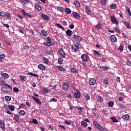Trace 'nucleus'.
I'll return each instance as SVG.
<instances>
[{"label":"nucleus","instance_id":"obj_1","mask_svg":"<svg viewBox=\"0 0 131 131\" xmlns=\"http://www.w3.org/2000/svg\"><path fill=\"white\" fill-rule=\"evenodd\" d=\"M74 45L71 46L72 51L75 53H77V52L79 51V49H80V45L76 42H74Z\"/></svg>","mask_w":131,"mask_h":131},{"label":"nucleus","instance_id":"obj_2","mask_svg":"<svg viewBox=\"0 0 131 131\" xmlns=\"http://www.w3.org/2000/svg\"><path fill=\"white\" fill-rule=\"evenodd\" d=\"M0 85H5L7 86L9 90H12V86L11 85L6 83V79L4 78H1L0 79Z\"/></svg>","mask_w":131,"mask_h":131},{"label":"nucleus","instance_id":"obj_3","mask_svg":"<svg viewBox=\"0 0 131 131\" xmlns=\"http://www.w3.org/2000/svg\"><path fill=\"white\" fill-rule=\"evenodd\" d=\"M47 42H44V45L45 46H47V47H51L52 45L53 44V42H52V41L51 40V38L50 37H48L46 38Z\"/></svg>","mask_w":131,"mask_h":131},{"label":"nucleus","instance_id":"obj_4","mask_svg":"<svg viewBox=\"0 0 131 131\" xmlns=\"http://www.w3.org/2000/svg\"><path fill=\"white\" fill-rule=\"evenodd\" d=\"M94 125L96 127V128H98L99 130H103V127H102L99 123L97 122L96 121H94Z\"/></svg>","mask_w":131,"mask_h":131},{"label":"nucleus","instance_id":"obj_5","mask_svg":"<svg viewBox=\"0 0 131 131\" xmlns=\"http://www.w3.org/2000/svg\"><path fill=\"white\" fill-rule=\"evenodd\" d=\"M5 107L6 108V109H9L11 112H13V111H15V106L14 105H5Z\"/></svg>","mask_w":131,"mask_h":131},{"label":"nucleus","instance_id":"obj_6","mask_svg":"<svg viewBox=\"0 0 131 131\" xmlns=\"http://www.w3.org/2000/svg\"><path fill=\"white\" fill-rule=\"evenodd\" d=\"M110 19L112 22H113V23H116V24H118V22L117 21V19H116V18L115 17V16H114V15L111 16Z\"/></svg>","mask_w":131,"mask_h":131},{"label":"nucleus","instance_id":"obj_7","mask_svg":"<svg viewBox=\"0 0 131 131\" xmlns=\"http://www.w3.org/2000/svg\"><path fill=\"white\" fill-rule=\"evenodd\" d=\"M68 88H69V84L67 82H65L63 83L62 85V89L63 91H68Z\"/></svg>","mask_w":131,"mask_h":131},{"label":"nucleus","instance_id":"obj_8","mask_svg":"<svg viewBox=\"0 0 131 131\" xmlns=\"http://www.w3.org/2000/svg\"><path fill=\"white\" fill-rule=\"evenodd\" d=\"M96 82H97V81H96V79L94 78H91L89 79V83L91 85H95L96 84Z\"/></svg>","mask_w":131,"mask_h":131},{"label":"nucleus","instance_id":"obj_9","mask_svg":"<svg viewBox=\"0 0 131 131\" xmlns=\"http://www.w3.org/2000/svg\"><path fill=\"white\" fill-rule=\"evenodd\" d=\"M32 98L36 102V103H37V104H38L39 105H41V101H40L39 99L36 98L35 96H32Z\"/></svg>","mask_w":131,"mask_h":131},{"label":"nucleus","instance_id":"obj_10","mask_svg":"<svg viewBox=\"0 0 131 131\" xmlns=\"http://www.w3.org/2000/svg\"><path fill=\"white\" fill-rule=\"evenodd\" d=\"M23 14L24 15V16H25V17H29V18H31V14H30V13H27L26 12H25V10H23L21 11Z\"/></svg>","mask_w":131,"mask_h":131},{"label":"nucleus","instance_id":"obj_11","mask_svg":"<svg viewBox=\"0 0 131 131\" xmlns=\"http://www.w3.org/2000/svg\"><path fill=\"white\" fill-rule=\"evenodd\" d=\"M95 27L96 29L100 30L102 29V28L103 27V24H101V23H99L96 26H95Z\"/></svg>","mask_w":131,"mask_h":131},{"label":"nucleus","instance_id":"obj_12","mask_svg":"<svg viewBox=\"0 0 131 131\" xmlns=\"http://www.w3.org/2000/svg\"><path fill=\"white\" fill-rule=\"evenodd\" d=\"M66 33L67 34V35L68 36H72V34H73V32H72V31L68 29V30H67V31L66 32Z\"/></svg>","mask_w":131,"mask_h":131},{"label":"nucleus","instance_id":"obj_13","mask_svg":"<svg viewBox=\"0 0 131 131\" xmlns=\"http://www.w3.org/2000/svg\"><path fill=\"white\" fill-rule=\"evenodd\" d=\"M58 53L60 55H61L62 57L65 58V52H64L62 49H60L58 51Z\"/></svg>","mask_w":131,"mask_h":131},{"label":"nucleus","instance_id":"obj_14","mask_svg":"<svg viewBox=\"0 0 131 131\" xmlns=\"http://www.w3.org/2000/svg\"><path fill=\"white\" fill-rule=\"evenodd\" d=\"M73 16L75 19H79L80 18V15L77 12H73Z\"/></svg>","mask_w":131,"mask_h":131},{"label":"nucleus","instance_id":"obj_15","mask_svg":"<svg viewBox=\"0 0 131 131\" xmlns=\"http://www.w3.org/2000/svg\"><path fill=\"white\" fill-rule=\"evenodd\" d=\"M83 95L85 100H90V99H91V97L90 96V95H89L88 93H84Z\"/></svg>","mask_w":131,"mask_h":131},{"label":"nucleus","instance_id":"obj_16","mask_svg":"<svg viewBox=\"0 0 131 131\" xmlns=\"http://www.w3.org/2000/svg\"><path fill=\"white\" fill-rule=\"evenodd\" d=\"M81 59L84 61V62H86V61H88V55L86 54L82 55Z\"/></svg>","mask_w":131,"mask_h":131},{"label":"nucleus","instance_id":"obj_17","mask_svg":"<svg viewBox=\"0 0 131 131\" xmlns=\"http://www.w3.org/2000/svg\"><path fill=\"white\" fill-rule=\"evenodd\" d=\"M40 34L42 35V36H48V33L45 30L41 31Z\"/></svg>","mask_w":131,"mask_h":131},{"label":"nucleus","instance_id":"obj_18","mask_svg":"<svg viewBox=\"0 0 131 131\" xmlns=\"http://www.w3.org/2000/svg\"><path fill=\"white\" fill-rule=\"evenodd\" d=\"M74 96L75 98H76V99L80 98V92L78 91L77 92L75 93Z\"/></svg>","mask_w":131,"mask_h":131},{"label":"nucleus","instance_id":"obj_19","mask_svg":"<svg viewBox=\"0 0 131 131\" xmlns=\"http://www.w3.org/2000/svg\"><path fill=\"white\" fill-rule=\"evenodd\" d=\"M38 68L41 70H45L46 66H43L42 64H40L38 65Z\"/></svg>","mask_w":131,"mask_h":131},{"label":"nucleus","instance_id":"obj_20","mask_svg":"<svg viewBox=\"0 0 131 131\" xmlns=\"http://www.w3.org/2000/svg\"><path fill=\"white\" fill-rule=\"evenodd\" d=\"M73 37L75 39H77V40H82V38L79 36H77L76 35H73Z\"/></svg>","mask_w":131,"mask_h":131},{"label":"nucleus","instance_id":"obj_21","mask_svg":"<svg viewBox=\"0 0 131 131\" xmlns=\"http://www.w3.org/2000/svg\"><path fill=\"white\" fill-rule=\"evenodd\" d=\"M111 41L113 42H116V41H117V39H116V37H115V35H112L111 37Z\"/></svg>","mask_w":131,"mask_h":131},{"label":"nucleus","instance_id":"obj_22","mask_svg":"<svg viewBox=\"0 0 131 131\" xmlns=\"http://www.w3.org/2000/svg\"><path fill=\"white\" fill-rule=\"evenodd\" d=\"M35 7L38 11H41V7L40 6V5H39V4H36L35 5Z\"/></svg>","mask_w":131,"mask_h":131},{"label":"nucleus","instance_id":"obj_23","mask_svg":"<svg viewBox=\"0 0 131 131\" xmlns=\"http://www.w3.org/2000/svg\"><path fill=\"white\" fill-rule=\"evenodd\" d=\"M122 118L124 120H128L129 119V116H128V115H124L122 117Z\"/></svg>","mask_w":131,"mask_h":131},{"label":"nucleus","instance_id":"obj_24","mask_svg":"<svg viewBox=\"0 0 131 131\" xmlns=\"http://www.w3.org/2000/svg\"><path fill=\"white\" fill-rule=\"evenodd\" d=\"M57 10L59 11V12H64V8L60 7V6H58L57 7Z\"/></svg>","mask_w":131,"mask_h":131},{"label":"nucleus","instance_id":"obj_25","mask_svg":"<svg viewBox=\"0 0 131 131\" xmlns=\"http://www.w3.org/2000/svg\"><path fill=\"white\" fill-rule=\"evenodd\" d=\"M19 1L21 4H24V5H26V4L30 3V1H29V0H19Z\"/></svg>","mask_w":131,"mask_h":131},{"label":"nucleus","instance_id":"obj_26","mask_svg":"<svg viewBox=\"0 0 131 131\" xmlns=\"http://www.w3.org/2000/svg\"><path fill=\"white\" fill-rule=\"evenodd\" d=\"M57 68H58V70H59V71H66L65 68H63L62 66H57Z\"/></svg>","mask_w":131,"mask_h":131},{"label":"nucleus","instance_id":"obj_27","mask_svg":"<svg viewBox=\"0 0 131 131\" xmlns=\"http://www.w3.org/2000/svg\"><path fill=\"white\" fill-rule=\"evenodd\" d=\"M19 78L21 81H26V79H27V78H26V77L24 76H20L19 77Z\"/></svg>","mask_w":131,"mask_h":131},{"label":"nucleus","instance_id":"obj_28","mask_svg":"<svg viewBox=\"0 0 131 131\" xmlns=\"http://www.w3.org/2000/svg\"><path fill=\"white\" fill-rule=\"evenodd\" d=\"M42 17H43V19L45 20H50V18L49 17V16L48 15L46 14H42Z\"/></svg>","mask_w":131,"mask_h":131},{"label":"nucleus","instance_id":"obj_29","mask_svg":"<svg viewBox=\"0 0 131 131\" xmlns=\"http://www.w3.org/2000/svg\"><path fill=\"white\" fill-rule=\"evenodd\" d=\"M0 127H1L2 129H5V123L2 121H0Z\"/></svg>","mask_w":131,"mask_h":131},{"label":"nucleus","instance_id":"obj_30","mask_svg":"<svg viewBox=\"0 0 131 131\" xmlns=\"http://www.w3.org/2000/svg\"><path fill=\"white\" fill-rule=\"evenodd\" d=\"M2 76L5 77V78H9V75L7 73H1Z\"/></svg>","mask_w":131,"mask_h":131},{"label":"nucleus","instance_id":"obj_31","mask_svg":"<svg viewBox=\"0 0 131 131\" xmlns=\"http://www.w3.org/2000/svg\"><path fill=\"white\" fill-rule=\"evenodd\" d=\"M65 12H66V14H71V10H70V9L68 8H67L65 10Z\"/></svg>","mask_w":131,"mask_h":131},{"label":"nucleus","instance_id":"obj_32","mask_svg":"<svg viewBox=\"0 0 131 131\" xmlns=\"http://www.w3.org/2000/svg\"><path fill=\"white\" fill-rule=\"evenodd\" d=\"M124 24L125 25L127 29H130V26H129V24L128 23L125 21Z\"/></svg>","mask_w":131,"mask_h":131},{"label":"nucleus","instance_id":"obj_33","mask_svg":"<svg viewBox=\"0 0 131 131\" xmlns=\"http://www.w3.org/2000/svg\"><path fill=\"white\" fill-rule=\"evenodd\" d=\"M27 75H32V76H34V77H38V75L33 73H28Z\"/></svg>","mask_w":131,"mask_h":131},{"label":"nucleus","instance_id":"obj_34","mask_svg":"<svg viewBox=\"0 0 131 131\" xmlns=\"http://www.w3.org/2000/svg\"><path fill=\"white\" fill-rule=\"evenodd\" d=\"M31 122H32V123H33L34 124H38V122H37V120H36V119H32Z\"/></svg>","mask_w":131,"mask_h":131},{"label":"nucleus","instance_id":"obj_35","mask_svg":"<svg viewBox=\"0 0 131 131\" xmlns=\"http://www.w3.org/2000/svg\"><path fill=\"white\" fill-rule=\"evenodd\" d=\"M42 92L44 93V94H47V93H49V92H50V90L46 88H44L42 89Z\"/></svg>","mask_w":131,"mask_h":131},{"label":"nucleus","instance_id":"obj_36","mask_svg":"<svg viewBox=\"0 0 131 131\" xmlns=\"http://www.w3.org/2000/svg\"><path fill=\"white\" fill-rule=\"evenodd\" d=\"M84 108L81 107L80 106L78 107V110L79 111V113H81V112H83Z\"/></svg>","mask_w":131,"mask_h":131},{"label":"nucleus","instance_id":"obj_37","mask_svg":"<svg viewBox=\"0 0 131 131\" xmlns=\"http://www.w3.org/2000/svg\"><path fill=\"white\" fill-rule=\"evenodd\" d=\"M71 71L73 73H77V72L78 71V70H77V69H75L74 68H72V69H71Z\"/></svg>","mask_w":131,"mask_h":131},{"label":"nucleus","instance_id":"obj_38","mask_svg":"<svg viewBox=\"0 0 131 131\" xmlns=\"http://www.w3.org/2000/svg\"><path fill=\"white\" fill-rule=\"evenodd\" d=\"M81 124H82V125H83V126H84L85 127H86V126H88V123H86V122H84L83 121H82L81 122Z\"/></svg>","mask_w":131,"mask_h":131},{"label":"nucleus","instance_id":"obj_39","mask_svg":"<svg viewBox=\"0 0 131 131\" xmlns=\"http://www.w3.org/2000/svg\"><path fill=\"white\" fill-rule=\"evenodd\" d=\"M6 14H7L6 12L2 11L0 13V16H1L2 17H6Z\"/></svg>","mask_w":131,"mask_h":131},{"label":"nucleus","instance_id":"obj_40","mask_svg":"<svg viewBox=\"0 0 131 131\" xmlns=\"http://www.w3.org/2000/svg\"><path fill=\"white\" fill-rule=\"evenodd\" d=\"M74 4H75L76 7H77V8H78L80 6V4L79 3V2L77 1H75Z\"/></svg>","mask_w":131,"mask_h":131},{"label":"nucleus","instance_id":"obj_41","mask_svg":"<svg viewBox=\"0 0 131 131\" xmlns=\"http://www.w3.org/2000/svg\"><path fill=\"white\" fill-rule=\"evenodd\" d=\"M2 91L3 93H9V91L7 90V88H3Z\"/></svg>","mask_w":131,"mask_h":131},{"label":"nucleus","instance_id":"obj_42","mask_svg":"<svg viewBox=\"0 0 131 131\" xmlns=\"http://www.w3.org/2000/svg\"><path fill=\"white\" fill-rule=\"evenodd\" d=\"M43 60L44 63H45V64L49 63V59H48L47 58L44 57Z\"/></svg>","mask_w":131,"mask_h":131},{"label":"nucleus","instance_id":"obj_43","mask_svg":"<svg viewBox=\"0 0 131 131\" xmlns=\"http://www.w3.org/2000/svg\"><path fill=\"white\" fill-rule=\"evenodd\" d=\"M5 16H6V18H7V19H11V17H12L11 14L9 13H6Z\"/></svg>","mask_w":131,"mask_h":131},{"label":"nucleus","instance_id":"obj_44","mask_svg":"<svg viewBox=\"0 0 131 131\" xmlns=\"http://www.w3.org/2000/svg\"><path fill=\"white\" fill-rule=\"evenodd\" d=\"M60 94L61 96H63V97H67V94L64 93V92H63V91L60 92Z\"/></svg>","mask_w":131,"mask_h":131},{"label":"nucleus","instance_id":"obj_45","mask_svg":"<svg viewBox=\"0 0 131 131\" xmlns=\"http://www.w3.org/2000/svg\"><path fill=\"white\" fill-rule=\"evenodd\" d=\"M97 101L98 102H103V98L101 96L97 97Z\"/></svg>","mask_w":131,"mask_h":131},{"label":"nucleus","instance_id":"obj_46","mask_svg":"<svg viewBox=\"0 0 131 131\" xmlns=\"http://www.w3.org/2000/svg\"><path fill=\"white\" fill-rule=\"evenodd\" d=\"M94 55H98V57H101V54L96 50L94 51Z\"/></svg>","mask_w":131,"mask_h":131},{"label":"nucleus","instance_id":"obj_47","mask_svg":"<svg viewBox=\"0 0 131 131\" xmlns=\"http://www.w3.org/2000/svg\"><path fill=\"white\" fill-rule=\"evenodd\" d=\"M117 6L116 5V4H113L112 5H111V9L114 10L115 9H116Z\"/></svg>","mask_w":131,"mask_h":131},{"label":"nucleus","instance_id":"obj_48","mask_svg":"<svg viewBox=\"0 0 131 131\" xmlns=\"http://www.w3.org/2000/svg\"><path fill=\"white\" fill-rule=\"evenodd\" d=\"M112 120H113V122H118V120L115 117H111Z\"/></svg>","mask_w":131,"mask_h":131},{"label":"nucleus","instance_id":"obj_49","mask_svg":"<svg viewBox=\"0 0 131 131\" xmlns=\"http://www.w3.org/2000/svg\"><path fill=\"white\" fill-rule=\"evenodd\" d=\"M64 123H66V124H69V125H70V124H71L72 123V122L71 121L67 120L64 121Z\"/></svg>","mask_w":131,"mask_h":131},{"label":"nucleus","instance_id":"obj_50","mask_svg":"<svg viewBox=\"0 0 131 131\" xmlns=\"http://www.w3.org/2000/svg\"><path fill=\"white\" fill-rule=\"evenodd\" d=\"M58 63L59 64H62V63H63V60L62 59V58H59L58 59Z\"/></svg>","mask_w":131,"mask_h":131},{"label":"nucleus","instance_id":"obj_51","mask_svg":"<svg viewBox=\"0 0 131 131\" xmlns=\"http://www.w3.org/2000/svg\"><path fill=\"white\" fill-rule=\"evenodd\" d=\"M14 120L15 121H16V122H18V121H19V117L17 115H15Z\"/></svg>","mask_w":131,"mask_h":131},{"label":"nucleus","instance_id":"obj_52","mask_svg":"<svg viewBox=\"0 0 131 131\" xmlns=\"http://www.w3.org/2000/svg\"><path fill=\"white\" fill-rule=\"evenodd\" d=\"M108 105L109 107H113V105H114V103L112 101H110L108 102Z\"/></svg>","mask_w":131,"mask_h":131},{"label":"nucleus","instance_id":"obj_53","mask_svg":"<svg viewBox=\"0 0 131 131\" xmlns=\"http://www.w3.org/2000/svg\"><path fill=\"white\" fill-rule=\"evenodd\" d=\"M86 11L88 15H91V10L89 8L86 7Z\"/></svg>","mask_w":131,"mask_h":131},{"label":"nucleus","instance_id":"obj_54","mask_svg":"<svg viewBox=\"0 0 131 131\" xmlns=\"http://www.w3.org/2000/svg\"><path fill=\"white\" fill-rule=\"evenodd\" d=\"M103 83L104 84H108V83H109V81L107 79H104L103 80Z\"/></svg>","mask_w":131,"mask_h":131},{"label":"nucleus","instance_id":"obj_55","mask_svg":"<svg viewBox=\"0 0 131 131\" xmlns=\"http://www.w3.org/2000/svg\"><path fill=\"white\" fill-rule=\"evenodd\" d=\"M119 50L120 51V52H121V53H122V52H123V47H122V46H120L119 48Z\"/></svg>","mask_w":131,"mask_h":131},{"label":"nucleus","instance_id":"obj_56","mask_svg":"<svg viewBox=\"0 0 131 131\" xmlns=\"http://www.w3.org/2000/svg\"><path fill=\"white\" fill-rule=\"evenodd\" d=\"M56 26L57 27H59V28H60L61 29H62V30H64V27H62V26H61L60 24H57L56 25Z\"/></svg>","mask_w":131,"mask_h":131},{"label":"nucleus","instance_id":"obj_57","mask_svg":"<svg viewBox=\"0 0 131 131\" xmlns=\"http://www.w3.org/2000/svg\"><path fill=\"white\" fill-rule=\"evenodd\" d=\"M5 99L6 100H7V101H10V100H11V97L9 96H6Z\"/></svg>","mask_w":131,"mask_h":131},{"label":"nucleus","instance_id":"obj_58","mask_svg":"<svg viewBox=\"0 0 131 131\" xmlns=\"http://www.w3.org/2000/svg\"><path fill=\"white\" fill-rule=\"evenodd\" d=\"M19 114H20V115H25V111L20 110L19 111Z\"/></svg>","mask_w":131,"mask_h":131},{"label":"nucleus","instance_id":"obj_59","mask_svg":"<svg viewBox=\"0 0 131 131\" xmlns=\"http://www.w3.org/2000/svg\"><path fill=\"white\" fill-rule=\"evenodd\" d=\"M126 11L127 12L128 14H129V15L131 16L130 9H129L128 7H127Z\"/></svg>","mask_w":131,"mask_h":131},{"label":"nucleus","instance_id":"obj_60","mask_svg":"<svg viewBox=\"0 0 131 131\" xmlns=\"http://www.w3.org/2000/svg\"><path fill=\"white\" fill-rule=\"evenodd\" d=\"M13 91L14 92H16V93H18V92H19V89L17 88H13Z\"/></svg>","mask_w":131,"mask_h":131},{"label":"nucleus","instance_id":"obj_61","mask_svg":"<svg viewBox=\"0 0 131 131\" xmlns=\"http://www.w3.org/2000/svg\"><path fill=\"white\" fill-rule=\"evenodd\" d=\"M101 2L104 6L106 5V0H101Z\"/></svg>","mask_w":131,"mask_h":131},{"label":"nucleus","instance_id":"obj_62","mask_svg":"<svg viewBox=\"0 0 131 131\" xmlns=\"http://www.w3.org/2000/svg\"><path fill=\"white\" fill-rule=\"evenodd\" d=\"M5 57H6V55H5L4 54L0 55V58L1 59H5Z\"/></svg>","mask_w":131,"mask_h":131},{"label":"nucleus","instance_id":"obj_63","mask_svg":"<svg viewBox=\"0 0 131 131\" xmlns=\"http://www.w3.org/2000/svg\"><path fill=\"white\" fill-rule=\"evenodd\" d=\"M57 100L56 98H53L50 100V102H57Z\"/></svg>","mask_w":131,"mask_h":131},{"label":"nucleus","instance_id":"obj_64","mask_svg":"<svg viewBox=\"0 0 131 131\" xmlns=\"http://www.w3.org/2000/svg\"><path fill=\"white\" fill-rule=\"evenodd\" d=\"M126 64L128 65V66H130L131 65V61L129 60H128L126 61Z\"/></svg>","mask_w":131,"mask_h":131}]
</instances>
